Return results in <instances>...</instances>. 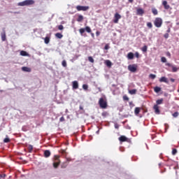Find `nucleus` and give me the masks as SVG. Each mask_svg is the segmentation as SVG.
<instances>
[{"mask_svg":"<svg viewBox=\"0 0 179 179\" xmlns=\"http://www.w3.org/2000/svg\"><path fill=\"white\" fill-rule=\"evenodd\" d=\"M80 110H83V106H80Z\"/></svg>","mask_w":179,"mask_h":179,"instance_id":"5fc2aeb1","label":"nucleus"},{"mask_svg":"<svg viewBox=\"0 0 179 179\" xmlns=\"http://www.w3.org/2000/svg\"><path fill=\"white\" fill-rule=\"evenodd\" d=\"M137 90L136 89L129 90V94H136Z\"/></svg>","mask_w":179,"mask_h":179,"instance_id":"5701e85b","label":"nucleus"},{"mask_svg":"<svg viewBox=\"0 0 179 179\" xmlns=\"http://www.w3.org/2000/svg\"><path fill=\"white\" fill-rule=\"evenodd\" d=\"M162 5H163L164 9H166V10H169V9H170V5H169L167 3V1H163Z\"/></svg>","mask_w":179,"mask_h":179,"instance_id":"9b49d317","label":"nucleus"},{"mask_svg":"<svg viewBox=\"0 0 179 179\" xmlns=\"http://www.w3.org/2000/svg\"><path fill=\"white\" fill-rule=\"evenodd\" d=\"M150 78L151 79H155V78H156V75H155V74H150Z\"/></svg>","mask_w":179,"mask_h":179,"instance_id":"79ce46f5","label":"nucleus"},{"mask_svg":"<svg viewBox=\"0 0 179 179\" xmlns=\"http://www.w3.org/2000/svg\"><path fill=\"white\" fill-rule=\"evenodd\" d=\"M172 155H173V156H176V155H177V149L173 148V149L172 150Z\"/></svg>","mask_w":179,"mask_h":179,"instance_id":"4c0bfd02","label":"nucleus"},{"mask_svg":"<svg viewBox=\"0 0 179 179\" xmlns=\"http://www.w3.org/2000/svg\"><path fill=\"white\" fill-rule=\"evenodd\" d=\"M164 37L165 38H169V34H165L164 35Z\"/></svg>","mask_w":179,"mask_h":179,"instance_id":"8fccbe9b","label":"nucleus"},{"mask_svg":"<svg viewBox=\"0 0 179 179\" xmlns=\"http://www.w3.org/2000/svg\"><path fill=\"white\" fill-rule=\"evenodd\" d=\"M154 92H155V93H159V92H162V88L159 87H155L154 88Z\"/></svg>","mask_w":179,"mask_h":179,"instance_id":"412c9836","label":"nucleus"},{"mask_svg":"<svg viewBox=\"0 0 179 179\" xmlns=\"http://www.w3.org/2000/svg\"><path fill=\"white\" fill-rule=\"evenodd\" d=\"M60 164H61V161H59V155H55L53 167L55 169H58V166H59Z\"/></svg>","mask_w":179,"mask_h":179,"instance_id":"7ed1b4c3","label":"nucleus"},{"mask_svg":"<svg viewBox=\"0 0 179 179\" xmlns=\"http://www.w3.org/2000/svg\"><path fill=\"white\" fill-rule=\"evenodd\" d=\"M4 143H9L10 142V139L9 138H6L3 140Z\"/></svg>","mask_w":179,"mask_h":179,"instance_id":"c9c22d12","label":"nucleus"},{"mask_svg":"<svg viewBox=\"0 0 179 179\" xmlns=\"http://www.w3.org/2000/svg\"><path fill=\"white\" fill-rule=\"evenodd\" d=\"M45 44H48L50 43V37L46 36L44 39Z\"/></svg>","mask_w":179,"mask_h":179,"instance_id":"c756f323","label":"nucleus"},{"mask_svg":"<svg viewBox=\"0 0 179 179\" xmlns=\"http://www.w3.org/2000/svg\"><path fill=\"white\" fill-rule=\"evenodd\" d=\"M128 69L130 71V72H136V70L138 69V65L137 64H130L128 66Z\"/></svg>","mask_w":179,"mask_h":179,"instance_id":"423d86ee","label":"nucleus"},{"mask_svg":"<svg viewBox=\"0 0 179 179\" xmlns=\"http://www.w3.org/2000/svg\"><path fill=\"white\" fill-rule=\"evenodd\" d=\"M83 20V15H80L78 17L77 22H82Z\"/></svg>","mask_w":179,"mask_h":179,"instance_id":"bb28decb","label":"nucleus"},{"mask_svg":"<svg viewBox=\"0 0 179 179\" xmlns=\"http://www.w3.org/2000/svg\"><path fill=\"white\" fill-rule=\"evenodd\" d=\"M91 36H92V37L94 38V34L91 33Z\"/></svg>","mask_w":179,"mask_h":179,"instance_id":"864d4df0","label":"nucleus"},{"mask_svg":"<svg viewBox=\"0 0 179 179\" xmlns=\"http://www.w3.org/2000/svg\"><path fill=\"white\" fill-rule=\"evenodd\" d=\"M147 26L149 29H152V27H153V24H152V22H148Z\"/></svg>","mask_w":179,"mask_h":179,"instance_id":"ea45409f","label":"nucleus"},{"mask_svg":"<svg viewBox=\"0 0 179 179\" xmlns=\"http://www.w3.org/2000/svg\"><path fill=\"white\" fill-rule=\"evenodd\" d=\"M110 48V46L108 45V44H106L104 47V50H108Z\"/></svg>","mask_w":179,"mask_h":179,"instance_id":"de8ad7c7","label":"nucleus"},{"mask_svg":"<svg viewBox=\"0 0 179 179\" xmlns=\"http://www.w3.org/2000/svg\"><path fill=\"white\" fill-rule=\"evenodd\" d=\"M55 37H57V38H62V37H64V35H62V34L60 33H57L55 34Z\"/></svg>","mask_w":179,"mask_h":179,"instance_id":"c85d7f7f","label":"nucleus"},{"mask_svg":"<svg viewBox=\"0 0 179 179\" xmlns=\"http://www.w3.org/2000/svg\"><path fill=\"white\" fill-rule=\"evenodd\" d=\"M154 24L155 27H162V24H163V20L160 17L155 18L154 21Z\"/></svg>","mask_w":179,"mask_h":179,"instance_id":"20e7f679","label":"nucleus"},{"mask_svg":"<svg viewBox=\"0 0 179 179\" xmlns=\"http://www.w3.org/2000/svg\"><path fill=\"white\" fill-rule=\"evenodd\" d=\"M152 12L153 13V15H155L156 16V15H158L159 12L157 11V9L152 8Z\"/></svg>","mask_w":179,"mask_h":179,"instance_id":"393cba45","label":"nucleus"},{"mask_svg":"<svg viewBox=\"0 0 179 179\" xmlns=\"http://www.w3.org/2000/svg\"><path fill=\"white\" fill-rule=\"evenodd\" d=\"M88 61L90 62H92V64L94 63V59H93V57H92V56L88 57Z\"/></svg>","mask_w":179,"mask_h":179,"instance_id":"473e14b6","label":"nucleus"},{"mask_svg":"<svg viewBox=\"0 0 179 179\" xmlns=\"http://www.w3.org/2000/svg\"><path fill=\"white\" fill-rule=\"evenodd\" d=\"M59 121H60V122H64V121H65V117H64V116H62V117H60Z\"/></svg>","mask_w":179,"mask_h":179,"instance_id":"c03bdc74","label":"nucleus"},{"mask_svg":"<svg viewBox=\"0 0 179 179\" xmlns=\"http://www.w3.org/2000/svg\"><path fill=\"white\" fill-rule=\"evenodd\" d=\"M134 53H132V52H130L127 54V59H134Z\"/></svg>","mask_w":179,"mask_h":179,"instance_id":"f3484780","label":"nucleus"},{"mask_svg":"<svg viewBox=\"0 0 179 179\" xmlns=\"http://www.w3.org/2000/svg\"><path fill=\"white\" fill-rule=\"evenodd\" d=\"M156 103L155 106H159L160 104H163V99H157L156 101Z\"/></svg>","mask_w":179,"mask_h":179,"instance_id":"4be33fe9","label":"nucleus"},{"mask_svg":"<svg viewBox=\"0 0 179 179\" xmlns=\"http://www.w3.org/2000/svg\"><path fill=\"white\" fill-rule=\"evenodd\" d=\"M139 113H141V108H136L134 110V114H136V115H138V114H139Z\"/></svg>","mask_w":179,"mask_h":179,"instance_id":"b1692460","label":"nucleus"},{"mask_svg":"<svg viewBox=\"0 0 179 179\" xmlns=\"http://www.w3.org/2000/svg\"><path fill=\"white\" fill-rule=\"evenodd\" d=\"M129 2H130V3H132V2H134V0H129Z\"/></svg>","mask_w":179,"mask_h":179,"instance_id":"6e6d98bb","label":"nucleus"},{"mask_svg":"<svg viewBox=\"0 0 179 179\" xmlns=\"http://www.w3.org/2000/svg\"><path fill=\"white\" fill-rule=\"evenodd\" d=\"M22 71L23 72H31V69L30 67L23 66L22 67Z\"/></svg>","mask_w":179,"mask_h":179,"instance_id":"4468645a","label":"nucleus"},{"mask_svg":"<svg viewBox=\"0 0 179 179\" xmlns=\"http://www.w3.org/2000/svg\"><path fill=\"white\" fill-rule=\"evenodd\" d=\"M72 86H73V89L74 90H76L77 89H79V83H78V81H76V80L73 81Z\"/></svg>","mask_w":179,"mask_h":179,"instance_id":"1a4fd4ad","label":"nucleus"},{"mask_svg":"<svg viewBox=\"0 0 179 179\" xmlns=\"http://www.w3.org/2000/svg\"><path fill=\"white\" fill-rule=\"evenodd\" d=\"M129 105H130V106L132 105V102H129Z\"/></svg>","mask_w":179,"mask_h":179,"instance_id":"bf43d9fd","label":"nucleus"},{"mask_svg":"<svg viewBox=\"0 0 179 179\" xmlns=\"http://www.w3.org/2000/svg\"><path fill=\"white\" fill-rule=\"evenodd\" d=\"M58 29L59 30H64V26L63 25H59L58 26Z\"/></svg>","mask_w":179,"mask_h":179,"instance_id":"37998d69","label":"nucleus"},{"mask_svg":"<svg viewBox=\"0 0 179 179\" xmlns=\"http://www.w3.org/2000/svg\"><path fill=\"white\" fill-rule=\"evenodd\" d=\"M105 64H106V66H108V68H111V66L113 65V63H111V61H110V60H106L105 62Z\"/></svg>","mask_w":179,"mask_h":179,"instance_id":"6ab92c4d","label":"nucleus"},{"mask_svg":"<svg viewBox=\"0 0 179 179\" xmlns=\"http://www.w3.org/2000/svg\"><path fill=\"white\" fill-rule=\"evenodd\" d=\"M62 167L64 168V169H65V167H66V166H64V165H62Z\"/></svg>","mask_w":179,"mask_h":179,"instance_id":"4d7b16f0","label":"nucleus"},{"mask_svg":"<svg viewBox=\"0 0 179 179\" xmlns=\"http://www.w3.org/2000/svg\"><path fill=\"white\" fill-rule=\"evenodd\" d=\"M85 30L87 31V33H92V29L90 27H85Z\"/></svg>","mask_w":179,"mask_h":179,"instance_id":"a878e982","label":"nucleus"},{"mask_svg":"<svg viewBox=\"0 0 179 179\" xmlns=\"http://www.w3.org/2000/svg\"><path fill=\"white\" fill-rule=\"evenodd\" d=\"M161 61H162V62L166 63V62H167V59H166V57H162L161 58Z\"/></svg>","mask_w":179,"mask_h":179,"instance_id":"a19ab883","label":"nucleus"},{"mask_svg":"<svg viewBox=\"0 0 179 179\" xmlns=\"http://www.w3.org/2000/svg\"><path fill=\"white\" fill-rule=\"evenodd\" d=\"M85 29L84 28H81L79 29V33L81 34V36H83V33H85Z\"/></svg>","mask_w":179,"mask_h":179,"instance_id":"2f4dec72","label":"nucleus"},{"mask_svg":"<svg viewBox=\"0 0 179 179\" xmlns=\"http://www.w3.org/2000/svg\"><path fill=\"white\" fill-rule=\"evenodd\" d=\"M141 51H143V52H146V51H148V46H147V45H144V46L141 48Z\"/></svg>","mask_w":179,"mask_h":179,"instance_id":"7c9ffc66","label":"nucleus"},{"mask_svg":"<svg viewBox=\"0 0 179 179\" xmlns=\"http://www.w3.org/2000/svg\"><path fill=\"white\" fill-rule=\"evenodd\" d=\"M135 57H136V58H139V52H135Z\"/></svg>","mask_w":179,"mask_h":179,"instance_id":"09e8293b","label":"nucleus"},{"mask_svg":"<svg viewBox=\"0 0 179 179\" xmlns=\"http://www.w3.org/2000/svg\"><path fill=\"white\" fill-rule=\"evenodd\" d=\"M166 56L169 57V58H171V53H170V52H167Z\"/></svg>","mask_w":179,"mask_h":179,"instance_id":"a18cd8bd","label":"nucleus"},{"mask_svg":"<svg viewBox=\"0 0 179 179\" xmlns=\"http://www.w3.org/2000/svg\"><path fill=\"white\" fill-rule=\"evenodd\" d=\"M143 13H145V10H143V9H142V8L137 9L136 15H138L139 16H143Z\"/></svg>","mask_w":179,"mask_h":179,"instance_id":"f8f14e48","label":"nucleus"},{"mask_svg":"<svg viewBox=\"0 0 179 179\" xmlns=\"http://www.w3.org/2000/svg\"><path fill=\"white\" fill-rule=\"evenodd\" d=\"M172 115H173V118H177V117H178V115H179V113L175 112L174 113L172 114Z\"/></svg>","mask_w":179,"mask_h":179,"instance_id":"f704fd0d","label":"nucleus"},{"mask_svg":"<svg viewBox=\"0 0 179 179\" xmlns=\"http://www.w3.org/2000/svg\"><path fill=\"white\" fill-rule=\"evenodd\" d=\"M120 19H121V15L118 13H115L114 15L113 23H118Z\"/></svg>","mask_w":179,"mask_h":179,"instance_id":"6e6552de","label":"nucleus"},{"mask_svg":"<svg viewBox=\"0 0 179 179\" xmlns=\"http://www.w3.org/2000/svg\"><path fill=\"white\" fill-rule=\"evenodd\" d=\"M20 55H22V57H27L29 55V54L27 53V52H26L24 50H22L20 52Z\"/></svg>","mask_w":179,"mask_h":179,"instance_id":"aec40b11","label":"nucleus"},{"mask_svg":"<svg viewBox=\"0 0 179 179\" xmlns=\"http://www.w3.org/2000/svg\"><path fill=\"white\" fill-rule=\"evenodd\" d=\"M76 9L78 12H80V10H83V12H86V10H89V9H90V7H89L87 6H77L76 7Z\"/></svg>","mask_w":179,"mask_h":179,"instance_id":"39448f33","label":"nucleus"},{"mask_svg":"<svg viewBox=\"0 0 179 179\" xmlns=\"http://www.w3.org/2000/svg\"><path fill=\"white\" fill-rule=\"evenodd\" d=\"M62 66H64V68H66V61L63 60L62 62Z\"/></svg>","mask_w":179,"mask_h":179,"instance_id":"58836bf2","label":"nucleus"},{"mask_svg":"<svg viewBox=\"0 0 179 179\" xmlns=\"http://www.w3.org/2000/svg\"><path fill=\"white\" fill-rule=\"evenodd\" d=\"M160 107H159V106L157 105H154L153 106V110L155 113V114H160Z\"/></svg>","mask_w":179,"mask_h":179,"instance_id":"9d476101","label":"nucleus"},{"mask_svg":"<svg viewBox=\"0 0 179 179\" xmlns=\"http://www.w3.org/2000/svg\"><path fill=\"white\" fill-rule=\"evenodd\" d=\"M120 142H128V138L125 136H121L119 137Z\"/></svg>","mask_w":179,"mask_h":179,"instance_id":"ddd939ff","label":"nucleus"},{"mask_svg":"<svg viewBox=\"0 0 179 179\" xmlns=\"http://www.w3.org/2000/svg\"><path fill=\"white\" fill-rule=\"evenodd\" d=\"M159 82L161 83H169V79H167V78L166 77H162L160 79H159Z\"/></svg>","mask_w":179,"mask_h":179,"instance_id":"2eb2a0df","label":"nucleus"},{"mask_svg":"<svg viewBox=\"0 0 179 179\" xmlns=\"http://www.w3.org/2000/svg\"><path fill=\"white\" fill-rule=\"evenodd\" d=\"M5 177H6V175H5V174H0V179L5 178Z\"/></svg>","mask_w":179,"mask_h":179,"instance_id":"49530a36","label":"nucleus"},{"mask_svg":"<svg viewBox=\"0 0 179 179\" xmlns=\"http://www.w3.org/2000/svg\"><path fill=\"white\" fill-rule=\"evenodd\" d=\"M99 104L101 108H107V100L104 99V98L99 99Z\"/></svg>","mask_w":179,"mask_h":179,"instance_id":"f03ea898","label":"nucleus"},{"mask_svg":"<svg viewBox=\"0 0 179 179\" xmlns=\"http://www.w3.org/2000/svg\"><path fill=\"white\" fill-rule=\"evenodd\" d=\"M28 152L29 153H31V152H33V145H28Z\"/></svg>","mask_w":179,"mask_h":179,"instance_id":"cd10ccee","label":"nucleus"},{"mask_svg":"<svg viewBox=\"0 0 179 179\" xmlns=\"http://www.w3.org/2000/svg\"><path fill=\"white\" fill-rule=\"evenodd\" d=\"M96 36L97 37H99V36H100V31H97L96 32Z\"/></svg>","mask_w":179,"mask_h":179,"instance_id":"3c124183","label":"nucleus"},{"mask_svg":"<svg viewBox=\"0 0 179 179\" xmlns=\"http://www.w3.org/2000/svg\"><path fill=\"white\" fill-rule=\"evenodd\" d=\"M83 89L84 90H87V89H89V86L86 84H84V85H83Z\"/></svg>","mask_w":179,"mask_h":179,"instance_id":"e433bc0d","label":"nucleus"},{"mask_svg":"<svg viewBox=\"0 0 179 179\" xmlns=\"http://www.w3.org/2000/svg\"><path fill=\"white\" fill-rule=\"evenodd\" d=\"M1 40H2V41H6V34L5 31H3V33H1Z\"/></svg>","mask_w":179,"mask_h":179,"instance_id":"a211bd4d","label":"nucleus"},{"mask_svg":"<svg viewBox=\"0 0 179 179\" xmlns=\"http://www.w3.org/2000/svg\"><path fill=\"white\" fill-rule=\"evenodd\" d=\"M123 100H124V101H129V98L128 97V96L124 95V96H123Z\"/></svg>","mask_w":179,"mask_h":179,"instance_id":"72a5a7b5","label":"nucleus"},{"mask_svg":"<svg viewBox=\"0 0 179 179\" xmlns=\"http://www.w3.org/2000/svg\"><path fill=\"white\" fill-rule=\"evenodd\" d=\"M34 0H25L24 1L18 3V6H29L30 5H34Z\"/></svg>","mask_w":179,"mask_h":179,"instance_id":"f257e3e1","label":"nucleus"},{"mask_svg":"<svg viewBox=\"0 0 179 179\" xmlns=\"http://www.w3.org/2000/svg\"><path fill=\"white\" fill-rule=\"evenodd\" d=\"M170 80L171 82H172V83H174L176 82V80L174 78H171Z\"/></svg>","mask_w":179,"mask_h":179,"instance_id":"603ef678","label":"nucleus"},{"mask_svg":"<svg viewBox=\"0 0 179 179\" xmlns=\"http://www.w3.org/2000/svg\"><path fill=\"white\" fill-rule=\"evenodd\" d=\"M168 33H170V29L167 31Z\"/></svg>","mask_w":179,"mask_h":179,"instance_id":"13d9d810","label":"nucleus"},{"mask_svg":"<svg viewBox=\"0 0 179 179\" xmlns=\"http://www.w3.org/2000/svg\"><path fill=\"white\" fill-rule=\"evenodd\" d=\"M44 156H45V157H50V156H51V152H50V150H45Z\"/></svg>","mask_w":179,"mask_h":179,"instance_id":"dca6fc26","label":"nucleus"},{"mask_svg":"<svg viewBox=\"0 0 179 179\" xmlns=\"http://www.w3.org/2000/svg\"><path fill=\"white\" fill-rule=\"evenodd\" d=\"M166 66H169V68H172L171 72H177L179 70V67H176L170 63H166Z\"/></svg>","mask_w":179,"mask_h":179,"instance_id":"0eeeda50","label":"nucleus"}]
</instances>
